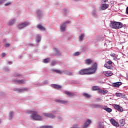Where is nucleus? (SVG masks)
Here are the masks:
<instances>
[{
    "instance_id": "obj_5",
    "label": "nucleus",
    "mask_w": 128,
    "mask_h": 128,
    "mask_svg": "<svg viewBox=\"0 0 128 128\" xmlns=\"http://www.w3.org/2000/svg\"><path fill=\"white\" fill-rule=\"evenodd\" d=\"M70 21L67 20L64 23H63L60 26V29L61 32H64L66 30V24H70Z\"/></svg>"
},
{
    "instance_id": "obj_47",
    "label": "nucleus",
    "mask_w": 128,
    "mask_h": 128,
    "mask_svg": "<svg viewBox=\"0 0 128 128\" xmlns=\"http://www.w3.org/2000/svg\"><path fill=\"white\" fill-rule=\"evenodd\" d=\"M106 64L108 66H110V64H112V61H108L106 62Z\"/></svg>"
},
{
    "instance_id": "obj_31",
    "label": "nucleus",
    "mask_w": 128,
    "mask_h": 128,
    "mask_svg": "<svg viewBox=\"0 0 128 128\" xmlns=\"http://www.w3.org/2000/svg\"><path fill=\"white\" fill-rule=\"evenodd\" d=\"M50 61V58H46L42 60V62L44 64H48L49 62Z\"/></svg>"
},
{
    "instance_id": "obj_15",
    "label": "nucleus",
    "mask_w": 128,
    "mask_h": 128,
    "mask_svg": "<svg viewBox=\"0 0 128 128\" xmlns=\"http://www.w3.org/2000/svg\"><path fill=\"white\" fill-rule=\"evenodd\" d=\"M14 116V112L12 111H11L9 112L8 118L10 120H12L13 119Z\"/></svg>"
},
{
    "instance_id": "obj_10",
    "label": "nucleus",
    "mask_w": 128,
    "mask_h": 128,
    "mask_svg": "<svg viewBox=\"0 0 128 128\" xmlns=\"http://www.w3.org/2000/svg\"><path fill=\"white\" fill-rule=\"evenodd\" d=\"M14 82H16L17 84H26V80H14Z\"/></svg>"
},
{
    "instance_id": "obj_24",
    "label": "nucleus",
    "mask_w": 128,
    "mask_h": 128,
    "mask_svg": "<svg viewBox=\"0 0 128 128\" xmlns=\"http://www.w3.org/2000/svg\"><path fill=\"white\" fill-rule=\"evenodd\" d=\"M65 94H66V96H74V94L73 92H70L68 91H66L64 92Z\"/></svg>"
},
{
    "instance_id": "obj_60",
    "label": "nucleus",
    "mask_w": 128,
    "mask_h": 128,
    "mask_svg": "<svg viewBox=\"0 0 128 128\" xmlns=\"http://www.w3.org/2000/svg\"><path fill=\"white\" fill-rule=\"evenodd\" d=\"M108 0H102V2H108Z\"/></svg>"
},
{
    "instance_id": "obj_28",
    "label": "nucleus",
    "mask_w": 128,
    "mask_h": 128,
    "mask_svg": "<svg viewBox=\"0 0 128 128\" xmlns=\"http://www.w3.org/2000/svg\"><path fill=\"white\" fill-rule=\"evenodd\" d=\"M36 42H40L41 40V37L40 34H37L36 38Z\"/></svg>"
},
{
    "instance_id": "obj_3",
    "label": "nucleus",
    "mask_w": 128,
    "mask_h": 128,
    "mask_svg": "<svg viewBox=\"0 0 128 128\" xmlns=\"http://www.w3.org/2000/svg\"><path fill=\"white\" fill-rule=\"evenodd\" d=\"M30 22L26 21L23 23L20 24L18 26V30H22L24 28H25V26H30Z\"/></svg>"
},
{
    "instance_id": "obj_41",
    "label": "nucleus",
    "mask_w": 128,
    "mask_h": 128,
    "mask_svg": "<svg viewBox=\"0 0 128 128\" xmlns=\"http://www.w3.org/2000/svg\"><path fill=\"white\" fill-rule=\"evenodd\" d=\"M104 68H109L110 70L112 68V67H110V66L108 65L106 63L104 64Z\"/></svg>"
},
{
    "instance_id": "obj_8",
    "label": "nucleus",
    "mask_w": 128,
    "mask_h": 128,
    "mask_svg": "<svg viewBox=\"0 0 128 128\" xmlns=\"http://www.w3.org/2000/svg\"><path fill=\"white\" fill-rule=\"evenodd\" d=\"M92 15L93 18H98L100 16V14L96 10H94L93 11H92Z\"/></svg>"
},
{
    "instance_id": "obj_27",
    "label": "nucleus",
    "mask_w": 128,
    "mask_h": 128,
    "mask_svg": "<svg viewBox=\"0 0 128 128\" xmlns=\"http://www.w3.org/2000/svg\"><path fill=\"white\" fill-rule=\"evenodd\" d=\"M52 72H54L56 74H62V70L52 69Z\"/></svg>"
},
{
    "instance_id": "obj_37",
    "label": "nucleus",
    "mask_w": 128,
    "mask_h": 128,
    "mask_svg": "<svg viewBox=\"0 0 128 128\" xmlns=\"http://www.w3.org/2000/svg\"><path fill=\"white\" fill-rule=\"evenodd\" d=\"M6 2H8V0H0V6L4 4Z\"/></svg>"
},
{
    "instance_id": "obj_12",
    "label": "nucleus",
    "mask_w": 128,
    "mask_h": 128,
    "mask_svg": "<svg viewBox=\"0 0 128 128\" xmlns=\"http://www.w3.org/2000/svg\"><path fill=\"white\" fill-rule=\"evenodd\" d=\"M50 86L56 88V90H60V88H62V86H60V85H58L56 84H52Z\"/></svg>"
},
{
    "instance_id": "obj_59",
    "label": "nucleus",
    "mask_w": 128,
    "mask_h": 128,
    "mask_svg": "<svg viewBox=\"0 0 128 128\" xmlns=\"http://www.w3.org/2000/svg\"><path fill=\"white\" fill-rule=\"evenodd\" d=\"M9 64H12V62H8Z\"/></svg>"
},
{
    "instance_id": "obj_13",
    "label": "nucleus",
    "mask_w": 128,
    "mask_h": 128,
    "mask_svg": "<svg viewBox=\"0 0 128 128\" xmlns=\"http://www.w3.org/2000/svg\"><path fill=\"white\" fill-rule=\"evenodd\" d=\"M122 82H116L112 84V86H114V88H120V86H122Z\"/></svg>"
},
{
    "instance_id": "obj_18",
    "label": "nucleus",
    "mask_w": 128,
    "mask_h": 128,
    "mask_svg": "<svg viewBox=\"0 0 128 128\" xmlns=\"http://www.w3.org/2000/svg\"><path fill=\"white\" fill-rule=\"evenodd\" d=\"M103 110H106L108 112H112V108H108L107 106H104L102 108Z\"/></svg>"
},
{
    "instance_id": "obj_52",
    "label": "nucleus",
    "mask_w": 128,
    "mask_h": 128,
    "mask_svg": "<svg viewBox=\"0 0 128 128\" xmlns=\"http://www.w3.org/2000/svg\"><path fill=\"white\" fill-rule=\"evenodd\" d=\"M103 90H100V89L99 88L98 90V92H100V94H102Z\"/></svg>"
},
{
    "instance_id": "obj_32",
    "label": "nucleus",
    "mask_w": 128,
    "mask_h": 128,
    "mask_svg": "<svg viewBox=\"0 0 128 128\" xmlns=\"http://www.w3.org/2000/svg\"><path fill=\"white\" fill-rule=\"evenodd\" d=\"M84 34H81L80 36H79V41L82 42L84 40Z\"/></svg>"
},
{
    "instance_id": "obj_26",
    "label": "nucleus",
    "mask_w": 128,
    "mask_h": 128,
    "mask_svg": "<svg viewBox=\"0 0 128 128\" xmlns=\"http://www.w3.org/2000/svg\"><path fill=\"white\" fill-rule=\"evenodd\" d=\"M68 10H66V9L64 8L62 10V13L65 16H68Z\"/></svg>"
},
{
    "instance_id": "obj_51",
    "label": "nucleus",
    "mask_w": 128,
    "mask_h": 128,
    "mask_svg": "<svg viewBox=\"0 0 128 128\" xmlns=\"http://www.w3.org/2000/svg\"><path fill=\"white\" fill-rule=\"evenodd\" d=\"M102 94H108V90H103V92H102Z\"/></svg>"
},
{
    "instance_id": "obj_36",
    "label": "nucleus",
    "mask_w": 128,
    "mask_h": 128,
    "mask_svg": "<svg viewBox=\"0 0 128 128\" xmlns=\"http://www.w3.org/2000/svg\"><path fill=\"white\" fill-rule=\"evenodd\" d=\"M40 128H52V126H40Z\"/></svg>"
},
{
    "instance_id": "obj_44",
    "label": "nucleus",
    "mask_w": 128,
    "mask_h": 128,
    "mask_svg": "<svg viewBox=\"0 0 128 128\" xmlns=\"http://www.w3.org/2000/svg\"><path fill=\"white\" fill-rule=\"evenodd\" d=\"M98 128H104V126L102 125V124L99 123L98 126Z\"/></svg>"
},
{
    "instance_id": "obj_64",
    "label": "nucleus",
    "mask_w": 128,
    "mask_h": 128,
    "mask_svg": "<svg viewBox=\"0 0 128 128\" xmlns=\"http://www.w3.org/2000/svg\"><path fill=\"white\" fill-rule=\"evenodd\" d=\"M110 56H112V54H110Z\"/></svg>"
},
{
    "instance_id": "obj_42",
    "label": "nucleus",
    "mask_w": 128,
    "mask_h": 128,
    "mask_svg": "<svg viewBox=\"0 0 128 128\" xmlns=\"http://www.w3.org/2000/svg\"><path fill=\"white\" fill-rule=\"evenodd\" d=\"M58 112H60L58 111V110H52V114H56Z\"/></svg>"
},
{
    "instance_id": "obj_7",
    "label": "nucleus",
    "mask_w": 128,
    "mask_h": 128,
    "mask_svg": "<svg viewBox=\"0 0 128 128\" xmlns=\"http://www.w3.org/2000/svg\"><path fill=\"white\" fill-rule=\"evenodd\" d=\"M43 114L44 116L49 118H56V116L52 114L44 113Z\"/></svg>"
},
{
    "instance_id": "obj_61",
    "label": "nucleus",
    "mask_w": 128,
    "mask_h": 128,
    "mask_svg": "<svg viewBox=\"0 0 128 128\" xmlns=\"http://www.w3.org/2000/svg\"><path fill=\"white\" fill-rule=\"evenodd\" d=\"M104 46H106V42L104 44Z\"/></svg>"
},
{
    "instance_id": "obj_58",
    "label": "nucleus",
    "mask_w": 128,
    "mask_h": 128,
    "mask_svg": "<svg viewBox=\"0 0 128 128\" xmlns=\"http://www.w3.org/2000/svg\"><path fill=\"white\" fill-rule=\"evenodd\" d=\"M110 123L112 124V118L110 120Z\"/></svg>"
},
{
    "instance_id": "obj_48",
    "label": "nucleus",
    "mask_w": 128,
    "mask_h": 128,
    "mask_svg": "<svg viewBox=\"0 0 128 128\" xmlns=\"http://www.w3.org/2000/svg\"><path fill=\"white\" fill-rule=\"evenodd\" d=\"M116 96L118 98H120V93H116Z\"/></svg>"
},
{
    "instance_id": "obj_17",
    "label": "nucleus",
    "mask_w": 128,
    "mask_h": 128,
    "mask_svg": "<svg viewBox=\"0 0 128 128\" xmlns=\"http://www.w3.org/2000/svg\"><path fill=\"white\" fill-rule=\"evenodd\" d=\"M15 22L16 19H11L8 21V24L9 26H12V24H14Z\"/></svg>"
},
{
    "instance_id": "obj_62",
    "label": "nucleus",
    "mask_w": 128,
    "mask_h": 128,
    "mask_svg": "<svg viewBox=\"0 0 128 128\" xmlns=\"http://www.w3.org/2000/svg\"><path fill=\"white\" fill-rule=\"evenodd\" d=\"M58 118H59L60 120H62V117H59Z\"/></svg>"
},
{
    "instance_id": "obj_21",
    "label": "nucleus",
    "mask_w": 128,
    "mask_h": 128,
    "mask_svg": "<svg viewBox=\"0 0 128 128\" xmlns=\"http://www.w3.org/2000/svg\"><path fill=\"white\" fill-rule=\"evenodd\" d=\"M37 28L40 30H42L43 32H44V30H46V28L44 26H42V24H38Z\"/></svg>"
},
{
    "instance_id": "obj_40",
    "label": "nucleus",
    "mask_w": 128,
    "mask_h": 128,
    "mask_svg": "<svg viewBox=\"0 0 128 128\" xmlns=\"http://www.w3.org/2000/svg\"><path fill=\"white\" fill-rule=\"evenodd\" d=\"M120 98H126V96L124 94L120 93Z\"/></svg>"
},
{
    "instance_id": "obj_23",
    "label": "nucleus",
    "mask_w": 128,
    "mask_h": 128,
    "mask_svg": "<svg viewBox=\"0 0 128 128\" xmlns=\"http://www.w3.org/2000/svg\"><path fill=\"white\" fill-rule=\"evenodd\" d=\"M62 73L64 74H66L67 76H72V72L68 71V70H62Z\"/></svg>"
},
{
    "instance_id": "obj_1",
    "label": "nucleus",
    "mask_w": 128,
    "mask_h": 128,
    "mask_svg": "<svg viewBox=\"0 0 128 128\" xmlns=\"http://www.w3.org/2000/svg\"><path fill=\"white\" fill-rule=\"evenodd\" d=\"M98 68V64L96 62H94L92 68H90L86 69H82L78 72L79 74L84 76V74H92L96 72Z\"/></svg>"
},
{
    "instance_id": "obj_9",
    "label": "nucleus",
    "mask_w": 128,
    "mask_h": 128,
    "mask_svg": "<svg viewBox=\"0 0 128 128\" xmlns=\"http://www.w3.org/2000/svg\"><path fill=\"white\" fill-rule=\"evenodd\" d=\"M36 14L39 20H40V18H42V16H44L42 12L40 10H37L36 12Z\"/></svg>"
},
{
    "instance_id": "obj_55",
    "label": "nucleus",
    "mask_w": 128,
    "mask_h": 128,
    "mask_svg": "<svg viewBox=\"0 0 128 128\" xmlns=\"http://www.w3.org/2000/svg\"><path fill=\"white\" fill-rule=\"evenodd\" d=\"M126 14H128V6L126 8Z\"/></svg>"
},
{
    "instance_id": "obj_33",
    "label": "nucleus",
    "mask_w": 128,
    "mask_h": 128,
    "mask_svg": "<svg viewBox=\"0 0 128 128\" xmlns=\"http://www.w3.org/2000/svg\"><path fill=\"white\" fill-rule=\"evenodd\" d=\"M92 90H100V87L98 86H94L92 88Z\"/></svg>"
},
{
    "instance_id": "obj_22",
    "label": "nucleus",
    "mask_w": 128,
    "mask_h": 128,
    "mask_svg": "<svg viewBox=\"0 0 128 128\" xmlns=\"http://www.w3.org/2000/svg\"><path fill=\"white\" fill-rule=\"evenodd\" d=\"M107 8H108V4H102L101 6V10H106Z\"/></svg>"
},
{
    "instance_id": "obj_53",
    "label": "nucleus",
    "mask_w": 128,
    "mask_h": 128,
    "mask_svg": "<svg viewBox=\"0 0 128 128\" xmlns=\"http://www.w3.org/2000/svg\"><path fill=\"white\" fill-rule=\"evenodd\" d=\"M2 58H4V56H6V53L2 52Z\"/></svg>"
},
{
    "instance_id": "obj_19",
    "label": "nucleus",
    "mask_w": 128,
    "mask_h": 128,
    "mask_svg": "<svg viewBox=\"0 0 128 128\" xmlns=\"http://www.w3.org/2000/svg\"><path fill=\"white\" fill-rule=\"evenodd\" d=\"M112 124L116 128H118L120 126V124H118V122H116L114 119H112Z\"/></svg>"
},
{
    "instance_id": "obj_6",
    "label": "nucleus",
    "mask_w": 128,
    "mask_h": 128,
    "mask_svg": "<svg viewBox=\"0 0 128 128\" xmlns=\"http://www.w3.org/2000/svg\"><path fill=\"white\" fill-rule=\"evenodd\" d=\"M113 106L115 110H116L118 112H124L122 107L120 106V105L114 104H113Z\"/></svg>"
},
{
    "instance_id": "obj_43",
    "label": "nucleus",
    "mask_w": 128,
    "mask_h": 128,
    "mask_svg": "<svg viewBox=\"0 0 128 128\" xmlns=\"http://www.w3.org/2000/svg\"><path fill=\"white\" fill-rule=\"evenodd\" d=\"M106 74V76H112V73L108 72Z\"/></svg>"
},
{
    "instance_id": "obj_25",
    "label": "nucleus",
    "mask_w": 128,
    "mask_h": 128,
    "mask_svg": "<svg viewBox=\"0 0 128 128\" xmlns=\"http://www.w3.org/2000/svg\"><path fill=\"white\" fill-rule=\"evenodd\" d=\"M53 50L55 52L56 56H60V52L56 48H54Z\"/></svg>"
},
{
    "instance_id": "obj_4",
    "label": "nucleus",
    "mask_w": 128,
    "mask_h": 128,
    "mask_svg": "<svg viewBox=\"0 0 128 128\" xmlns=\"http://www.w3.org/2000/svg\"><path fill=\"white\" fill-rule=\"evenodd\" d=\"M122 24L120 22H112V28L115 30H118V28H122Z\"/></svg>"
},
{
    "instance_id": "obj_2",
    "label": "nucleus",
    "mask_w": 128,
    "mask_h": 128,
    "mask_svg": "<svg viewBox=\"0 0 128 128\" xmlns=\"http://www.w3.org/2000/svg\"><path fill=\"white\" fill-rule=\"evenodd\" d=\"M30 118L33 120H44L42 116L38 114V112H32Z\"/></svg>"
},
{
    "instance_id": "obj_29",
    "label": "nucleus",
    "mask_w": 128,
    "mask_h": 128,
    "mask_svg": "<svg viewBox=\"0 0 128 128\" xmlns=\"http://www.w3.org/2000/svg\"><path fill=\"white\" fill-rule=\"evenodd\" d=\"M92 62V61L90 59H86L85 60V64H87V66H90Z\"/></svg>"
},
{
    "instance_id": "obj_39",
    "label": "nucleus",
    "mask_w": 128,
    "mask_h": 128,
    "mask_svg": "<svg viewBox=\"0 0 128 128\" xmlns=\"http://www.w3.org/2000/svg\"><path fill=\"white\" fill-rule=\"evenodd\" d=\"M112 56L114 58V60H117L118 58H118V55H116V54H112Z\"/></svg>"
},
{
    "instance_id": "obj_45",
    "label": "nucleus",
    "mask_w": 128,
    "mask_h": 128,
    "mask_svg": "<svg viewBox=\"0 0 128 128\" xmlns=\"http://www.w3.org/2000/svg\"><path fill=\"white\" fill-rule=\"evenodd\" d=\"M12 2H8L6 4H4V6H8L10 4H12Z\"/></svg>"
},
{
    "instance_id": "obj_35",
    "label": "nucleus",
    "mask_w": 128,
    "mask_h": 128,
    "mask_svg": "<svg viewBox=\"0 0 128 128\" xmlns=\"http://www.w3.org/2000/svg\"><path fill=\"white\" fill-rule=\"evenodd\" d=\"M80 52H76L73 54L74 56H80Z\"/></svg>"
},
{
    "instance_id": "obj_34",
    "label": "nucleus",
    "mask_w": 128,
    "mask_h": 128,
    "mask_svg": "<svg viewBox=\"0 0 128 128\" xmlns=\"http://www.w3.org/2000/svg\"><path fill=\"white\" fill-rule=\"evenodd\" d=\"M93 106L94 108H102V105H100V104H94Z\"/></svg>"
},
{
    "instance_id": "obj_38",
    "label": "nucleus",
    "mask_w": 128,
    "mask_h": 128,
    "mask_svg": "<svg viewBox=\"0 0 128 128\" xmlns=\"http://www.w3.org/2000/svg\"><path fill=\"white\" fill-rule=\"evenodd\" d=\"M83 96H85V98H90V94H86V93H84V94H83Z\"/></svg>"
},
{
    "instance_id": "obj_14",
    "label": "nucleus",
    "mask_w": 128,
    "mask_h": 128,
    "mask_svg": "<svg viewBox=\"0 0 128 128\" xmlns=\"http://www.w3.org/2000/svg\"><path fill=\"white\" fill-rule=\"evenodd\" d=\"M56 102H60V104H68V100H56Z\"/></svg>"
},
{
    "instance_id": "obj_16",
    "label": "nucleus",
    "mask_w": 128,
    "mask_h": 128,
    "mask_svg": "<svg viewBox=\"0 0 128 128\" xmlns=\"http://www.w3.org/2000/svg\"><path fill=\"white\" fill-rule=\"evenodd\" d=\"M28 89V88H18L15 90H16L18 92H26Z\"/></svg>"
},
{
    "instance_id": "obj_20",
    "label": "nucleus",
    "mask_w": 128,
    "mask_h": 128,
    "mask_svg": "<svg viewBox=\"0 0 128 128\" xmlns=\"http://www.w3.org/2000/svg\"><path fill=\"white\" fill-rule=\"evenodd\" d=\"M119 122L121 126H124V124H126V120L121 119L120 120Z\"/></svg>"
},
{
    "instance_id": "obj_63",
    "label": "nucleus",
    "mask_w": 128,
    "mask_h": 128,
    "mask_svg": "<svg viewBox=\"0 0 128 128\" xmlns=\"http://www.w3.org/2000/svg\"><path fill=\"white\" fill-rule=\"evenodd\" d=\"M20 58H22V56H20Z\"/></svg>"
},
{
    "instance_id": "obj_49",
    "label": "nucleus",
    "mask_w": 128,
    "mask_h": 128,
    "mask_svg": "<svg viewBox=\"0 0 128 128\" xmlns=\"http://www.w3.org/2000/svg\"><path fill=\"white\" fill-rule=\"evenodd\" d=\"M10 46V44L7 43V44H5L4 46H5V48H8Z\"/></svg>"
},
{
    "instance_id": "obj_54",
    "label": "nucleus",
    "mask_w": 128,
    "mask_h": 128,
    "mask_svg": "<svg viewBox=\"0 0 128 128\" xmlns=\"http://www.w3.org/2000/svg\"><path fill=\"white\" fill-rule=\"evenodd\" d=\"M110 26L112 28V21H111V22H110Z\"/></svg>"
},
{
    "instance_id": "obj_30",
    "label": "nucleus",
    "mask_w": 128,
    "mask_h": 128,
    "mask_svg": "<svg viewBox=\"0 0 128 128\" xmlns=\"http://www.w3.org/2000/svg\"><path fill=\"white\" fill-rule=\"evenodd\" d=\"M56 64H58V60H53L51 62L50 66H54Z\"/></svg>"
},
{
    "instance_id": "obj_46",
    "label": "nucleus",
    "mask_w": 128,
    "mask_h": 128,
    "mask_svg": "<svg viewBox=\"0 0 128 128\" xmlns=\"http://www.w3.org/2000/svg\"><path fill=\"white\" fill-rule=\"evenodd\" d=\"M4 70L5 72H9L10 71V68L8 67H5L4 68Z\"/></svg>"
},
{
    "instance_id": "obj_50",
    "label": "nucleus",
    "mask_w": 128,
    "mask_h": 128,
    "mask_svg": "<svg viewBox=\"0 0 128 128\" xmlns=\"http://www.w3.org/2000/svg\"><path fill=\"white\" fill-rule=\"evenodd\" d=\"M43 84H48V80H45V81H44V82H43Z\"/></svg>"
},
{
    "instance_id": "obj_56",
    "label": "nucleus",
    "mask_w": 128,
    "mask_h": 128,
    "mask_svg": "<svg viewBox=\"0 0 128 128\" xmlns=\"http://www.w3.org/2000/svg\"><path fill=\"white\" fill-rule=\"evenodd\" d=\"M22 76V75H20V74H17L16 75H14V76H16H16Z\"/></svg>"
},
{
    "instance_id": "obj_11",
    "label": "nucleus",
    "mask_w": 128,
    "mask_h": 128,
    "mask_svg": "<svg viewBox=\"0 0 128 128\" xmlns=\"http://www.w3.org/2000/svg\"><path fill=\"white\" fill-rule=\"evenodd\" d=\"M91 122H92V121L90 120V119L87 120L86 121V122L84 124L83 128H88V126L90 124Z\"/></svg>"
},
{
    "instance_id": "obj_57",
    "label": "nucleus",
    "mask_w": 128,
    "mask_h": 128,
    "mask_svg": "<svg viewBox=\"0 0 128 128\" xmlns=\"http://www.w3.org/2000/svg\"><path fill=\"white\" fill-rule=\"evenodd\" d=\"M28 46H34V44L30 43L29 44Z\"/></svg>"
}]
</instances>
